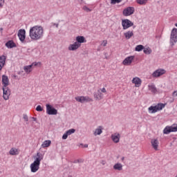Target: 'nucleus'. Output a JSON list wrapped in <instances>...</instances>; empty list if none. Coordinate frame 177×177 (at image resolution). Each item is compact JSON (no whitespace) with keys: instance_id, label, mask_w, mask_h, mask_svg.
<instances>
[{"instance_id":"1","label":"nucleus","mask_w":177,"mask_h":177,"mask_svg":"<svg viewBox=\"0 0 177 177\" xmlns=\"http://www.w3.org/2000/svg\"><path fill=\"white\" fill-rule=\"evenodd\" d=\"M29 36L32 41H38L44 37V28L42 26H35L30 28L29 30Z\"/></svg>"},{"instance_id":"2","label":"nucleus","mask_w":177,"mask_h":177,"mask_svg":"<svg viewBox=\"0 0 177 177\" xmlns=\"http://www.w3.org/2000/svg\"><path fill=\"white\" fill-rule=\"evenodd\" d=\"M35 160L30 165V168L31 172L35 173L39 169V165H41V161L44 160V154L37 152L36 156L34 157Z\"/></svg>"},{"instance_id":"3","label":"nucleus","mask_w":177,"mask_h":177,"mask_svg":"<svg viewBox=\"0 0 177 177\" xmlns=\"http://www.w3.org/2000/svg\"><path fill=\"white\" fill-rule=\"evenodd\" d=\"M165 107V104L162 103H158V104L155 106H151L148 108V111L149 114H154L157 113L158 111H161L162 109Z\"/></svg>"},{"instance_id":"4","label":"nucleus","mask_w":177,"mask_h":177,"mask_svg":"<svg viewBox=\"0 0 177 177\" xmlns=\"http://www.w3.org/2000/svg\"><path fill=\"white\" fill-rule=\"evenodd\" d=\"M177 43V28H174L171 30L170 36V44L171 46H174Z\"/></svg>"},{"instance_id":"5","label":"nucleus","mask_w":177,"mask_h":177,"mask_svg":"<svg viewBox=\"0 0 177 177\" xmlns=\"http://www.w3.org/2000/svg\"><path fill=\"white\" fill-rule=\"evenodd\" d=\"M107 91L106 88H100L96 93H94V97L96 100H102L103 99V93H106Z\"/></svg>"},{"instance_id":"6","label":"nucleus","mask_w":177,"mask_h":177,"mask_svg":"<svg viewBox=\"0 0 177 177\" xmlns=\"http://www.w3.org/2000/svg\"><path fill=\"white\" fill-rule=\"evenodd\" d=\"M171 132H177V124L167 126L163 130V133L165 135H169Z\"/></svg>"},{"instance_id":"7","label":"nucleus","mask_w":177,"mask_h":177,"mask_svg":"<svg viewBox=\"0 0 177 177\" xmlns=\"http://www.w3.org/2000/svg\"><path fill=\"white\" fill-rule=\"evenodd\" d=\"M46 113L48 114V115H56V114H57V110L53 108L52 105L47 104L46 105Z\"/></svg>"},{"instance_id":"8","label":"nucleus","mask_w":177,"mask_h":177,"mask_svg":"<svg viewBox=\"0 0 177 177\" xmlns=\"http://www.w3.org/2000/svg\"><path fill=\"white\" fill-rule=\"evenodd\" d=\"M77 102L80 103H85L88 102H93V100L88 96H77L75 97Z\"/></svg>"},{"instance_id":"9","label":"nucleus","mask_w":177,"mask_h":177,"mask_svg":"<svg viewBox=\"0 0 177 177\" xmlns=\"http://www.w3.org/2000/svg\"><path fill=\"white\" fill-rule=\"evenodd\" d=\"M135 12V8L133 7H127L123 10L124 16H131V15H133Z\"/></svg>"},{"instance_id":"10","label":"nucleus","mask_w":177,"mask_h":177,"mask_svg":"<svg viewBox=\"0 0 177 177\" xmlns=\"http://www.w3.org/2000/svg\"><path fill=\"white\" fill-rule=\"evenodd\" d=\"M135 60V56H129L124 59V60L122 62V64L124 66H131L132 64V62Z\"/></svg>"},{"instance_id":"11","label":"nucleus","mask_w":177,"mask_h":177,"mask_svg":"<svg viewBox=\"0 0 177 177\" xmlns=\"http://www.w3.org/2000/svg\"><path fill=\"white\" fill-rule=\"evenodd\" d=\"M17 35L21 42H24V41H26V30L24 29L19 30L18 31Z\"/></svg>"},{"instance_id":"12","label":"nucleus","mask_w":177,"mask_h":177,"mask_svg":"<svg viewBox=\"0 0 177 177\" xmlns=\"http://www.w3.org/2000/svg\"><path fill=\"white\" fill-rule=\"evenodd\" d=\"M10 96V90L8 87H3V97L4 100H8Z\"/></svg>"},{"instance_id":"13","label":"nucleus","mask_w":177,"mask_h":177,"mask_svg":"<svg viewBox=\"0 0 177 177\" xmlns=\"http://www.w3.org/2000/svg\"><path fill=\"white\" fill-rule=\"evenodd\" d=\"M165 73H167V71L164 69H158L156 71H155L153 74L152 76L157 77H161V75H164V74H165Z\"/></svg>"},{"instance_id":"14","label":"nucleus","mask_w":177,"mask_h":177,"mask_svg":"<svg viewBox=\"0 0 177 177\" xmlns=\"http://www.w3.org/2000/svg\"><path fill=\"white\" fill-rule=\"evenodd\" d=\"M131 82L135 84L136 88H139L142 85V79L135 77L132 79Z\"/></svg>"},{"instance_id":"15","label":"nucleus","mask_w":177,"mask_h":177,"mask_svg":"<svg viewBox=\"0 0 177 177\" xmlns=\"http://www.w3.org/2000/svg\"><path fill=\"white\" fill-rule=\"evenodd\" d=\"M151 145L153 149H154V150H156V151L158 150V145H160V142H158V139H156V138L151 139Z\"/></svg>"},{"instance_id":"16","label":"nucleus","mask_w":177,"mask_h":177,"mask_svg":"<svg viewBox=\"0 0 177 177\" xmlns=\"http://www.w3.org/2000/svg\"><path fill=\"white\" fill-rule=\"evenodd\" d=\"M80 47H81V44L75 41V43L70 44L68 49V50H77V49H78V48H80Z\"/></svg>"},{"instance_id":"17","label":"nucleus","mask_w":177,"mask_h":177,"mask_svg":"<svg viewBox=\"0 0 177 177\" xmlns=\"http://www.w3.org/2000/svg\"><path fill=\"white\" fill-rule=\"evenodd\" d=\"M5 64H6V56L1 55L0 56V71H2V68L5 67Z\"/></svg>"},{"instance_id":"18","label":"nucleus","mask_w":177,"mask_h":177,"mask_svg":"<svg viewBox=\"0 0 177 177\" xmlns=\"http://www.w3.org/2000/svg\"><path fill=\"white\" fill-rule=\"evenodd\" d=\"M2 84H3V88H6L9 85V78L8 76L3 75H2Z\"/></svg>"},{"instance_id":"19","label":"nucleus","mask_w":177,"mask_h":177,"mask_svg":"<svg viewBox=\"0 0 177 177\" xmlns=\"http://www.w3.org/2000/svg\"><path fill=\"white\" fill-rule=\"evenodd\" d=\"M120 138H121V136L118 133H115L111 135V139L114 143H118V142H120Z\"/></svg>"},{"instance_id":"20","label":"nucleus","mask_w":177,"mask_h":177,"mask_svg":"<svg viewBox=\"0 0 177 177\" xmlns=\"http://www.w3.org/2000/svg\"><path fill=\"white\" fill-rule=\"evenodd\" d=\"M76 43L79 44V45H81L82 44H85V42H86V39H85V37L84 36L76 37Z\"/></svg>"},{"instance_id":"21","label":"nucleus","mask_w":177,"mask_h":177,"mask_svg":"<svg viewBox=\"0 0 177 177\" xmlns=\"http://www.w3.org/2000/svg\"><path fill=\"white\" fill-rule=\"evenodd\" d=\"M32 67H34V64H32L31 65L24 66V70L25 73H26L27 74H30V73H31V71H32Z\"/></svg>"},{"instance_id":"22","label":"nucleus","mask_w":177,"mask_h":177,"mask_svg":"<svg viewBox=\"0 0 177 177\" xmlns=\"http://www.w3.org/2000/svg\"><path fill=\"white\" fill-rule=\"evenodd\" d=\"M19 153H20V151H19L18 149L17 148H11L10 151H9V154L10 156H19Z\"/></svg>"},{"instance_id":"23","label":"nucleus","mask_w":177,"mask_h":177,"mask_svg":"<svg viewBox=\"0 0 177 177\" xmlns=\"http://www.w3.org/2000/svg\"><path fill=\"white\" fill-rule=\"evenodd\" d=\"M6 46L7 48H15L16 46V44H15V42L12 40H10L8 41L6 44Z\"/></svg>"},{"instance_id":"24","label":"nucleus","mask_w":177,"mask_h":177,"mask_svg":"<svg viewBox=\"0 0 177 177\" xmlns=\"http://www.w3.org/2000/svg\"><path fill=\"white\" fill-rule=\"evenodd\" d=\"M149 91H150L152 93H156L157 92V88L154 84H151L148 86Z\"/></svg>"},{"instance_id":"25","label":"nucleus","mask_w":177,"mask_h":177,"mask_svg":"<svg viewBox=\"0 0 177 177\" xmlns=\"http://www.w3.org/2000/svg\"><path fill=\"white\" fill-rule=\"evenodd\" d=\"M52 144V141L48 140H45L42 145H41V147H43L44 149H45V147H49V146H50V145Z\"/></svg>"},{"instance_id":"26","label":"nucleus","mask_w":177,"mask_h":177,"mask_svg":"<svg viewBox=\"0 0 177 177\" xmlns=\"http://www.w3.org/2000/svg\"><path fill=\"white\" fill-rule=\"evenodd\" d=\"M113 169H115L116 171H122V165L121 163L115 164Z\"/></svg>"},{"instance_id":"27","label":"nucleus","mask_w":177,"mask_h":177,"mask_svg":"<svg viewBox=\"0 0 177 177\" xmlns=\"http://www.w3.org/2000/svg\"><path fill=\"white\" fill-rule=\"evenodd\" d=\"M133 26V23H122V27L124 30H127L129 28V27H132Z\"/></svg>"},{"instance_id":"28","label":"nucleus","mask_w":177,"mask_h":177,"mask_svg":"<svg viewBox=\"0 0 177 177\" xmlns=\"http://www.w3.org/2000/svg\"><path fill=\"white\" fill-rule=\"evenodd\" d=\"M124 37L127 39H129L131 37H133V32H127L124 33Z\"/></svg>"},{"instance_id":"29","label":"nucleus","mask_w":177,"mask_h":177,"mask_svg":"<svg viewBox=\"0 0 177 177\" xmlns=\"http://www.w3.org/2000/svg\"><path fill=\"white\" fill-rule=\"evenodd\" d=\"M143 52L145 55H151L152 50L151 48H150V47H144Z\"/></svg>"},{"instance_id":"30","label":"nucleus","mask_w":177,"mask_h":177,"mask_svg":"<svg viewBox=\"0 0 177 177\" xmlns=\"http://www.w3.org/2000/svg\"><path fill=\"white\" fill-rule=\"evenodd\" d=\"M145 49V46L143 45H138L135 48L136 52H142Z\"/></svg>"},{"instance_id":"31","label":"nucleus","mask_w":177,"mask_h":177,"mask_svg":"<svg viewBox=\"0 0 177 177\" xmlns=\"http://www.w3.org/2000/svg\"><path fill=\"white\" fill-rule=\"evenodd\" d=\"M102 127H100L98 129H95V132H94V135L95 136H96L97 135H100L102 133Z\"/></svg>"},{"instance_id":"32","label":"nucleus","mask_w":177,"mask_h":177,"mask_svg":"<svg viewBox=\"0 0 177 177\" xmlns=\"http://www.w3.org/2000/svg\"><path fill=\"white\" fill-rule=\"evenodd\" d=\"M148 0H136L137 3L138 5H146L147 3Z\"/></svg>"},{"instance_id":"33","label":"nucleus","mask_w":177,"mask_h":177,"mask_svg":"<svg viewBox=\"0 0 177 177\" xmlns=\"http://www.w3.org/2000/svg\"><path fill=\"white\" fill-rule=\"evenodd\" d=\"M83 10H84V12H86L87 13H89V12H92V9L88 8V6H84L82 7Z\"/></svg>"},{"instance_id":"34","label":"nucleus","mask_w":177,"mask_h":177,"mask_svg":"<svg viewBox=\"0 0 177 177\" xmlns=\"http://www.w3.org/2000/svg\"><path fill=\"white\" fill-rule=\"evenodd\" d=\"M75 132V129H71L66 131L68 136L73 135V133H74Z\"/></svg>"},{"instance_id":"35","label":"nucleus","mask_w":177,"mask_h":177,"mask_svg":"<svg viewBox=\"0 0 177 177\" xmlns=\"http://www.w3.org/2000/svg\"><path fill=\"white\" fill-rule=\"evenodd\" d=\"M121 2V0H111V3L112 5H115V3H120Z\"/></svg>"},{"instance_id":"36","label":"nucleus","mask_w":177,"mask_h":177,"mask_svg":"<svg viewBox=\"0 0 177 177\" xmlns=\"http://www.w3.org/2000/svg\"><path fill=\"white\" fill-rule=\"evenodd\" d=\"M32 64H33L34 67H36L37 66L41 67V66H42V64L41 62H33Z\"/></svg>"},{"instance_id":"37","label":"nucleus","mask_w":177,"mask_h":177,"mask_svg":"<svg viewBox=\"0 0 177 177\" xmlns=\"http://www.w3.org/2000/svg\"><path fill=\"white\" fill-rule=\"evenodd\" d=\"M36 110L37 111H43L44 109L42 108V106H41V105H38L36 107Z\"/></svg>"},{"instance_id":"38","label":"nucleus","mask_w":177,"mask_h":177,"mask_svg":"<svg viewBox=\"0 0 177 177\" xmlns=\"http://www.w3.org/2000/svg\"><path fill=\"white\" fill-rule=\"evenodd\" d=\"M107 40H104L102 43H101V46H107Z\"/></svg>"},{"instance_id":"39","label":"nucleus","mask_w":177,"mask_h":177,"mask_svg":"<svg viewBox=\"0 0 177 177\" xmlns=\"http://www.w3.org/2000/svg\"><path fill=\"white\" fill-rule=\"evenodd\" d=\"M5 5V0H0V8H3Z\"/></svg>"},{"instance_id":"40","label":"nucleus","mask_w":177,"mask_h":177,"mask_svg":"<svg viewBox=\"0 0 177 177\" xmlns=\"http://www.w3.org/2000/svg\"><path fill=\"white\" fill-rule=\"evenodd\" d=\"M67 138H68V134H67V133L66 132L63 136H62V139H64V140H66V139H67Z\"/></svg>"},{"instance_id":"41","label":"nucleus","mask_w":177,"mask_h":177,"mask_svg":"<svg viewBox=\"0 0 177 177\" xmlns=\"http://www.w3.org/2000/svg\"><path fill=\"white\" fill-rule=\"evenodd\" d=\"M80 146H81V147H82V148H87L88 147V144H85V145H84V144H80Z\"/></svg>"},{"instance_id":"42","label":"nucleus","mask_w":177,"mask_h":177,"mask_svg":"<svg viewBox=\"0 0 177 177\" xmlns=\"http://www.w3.org/2000/svg\"><path fill=\"white\" fill-rule=\"evenodd\" d=\"M122 23H131V21L128 19L122 20Z\"/></svg>"},{"instance_id":"43","label":"nucleus","mask_w":177,"mask_h":177,"mask_svg":"<svg viewBox=\"0 0 177 177\" xmlns=\"http://www.w3.org/2000/svg\"><path fill=\"white\" fill-rule=\"evenodd\" d=\"M173 96L176 97L177 96V90L173 92Z\"/></svg>"},{"instance_id":"44","label":"nucleus","mask_w":177,"mask_h":177,"mask_svg":"<svg viewBox=\"0 0 177 177\" xmlns=\"http://www.w3.org/2000/svg\"><path fill=\"white\" fill-rule=\"evenodd\" d=\"M24 120H25L26 121H28V117L27 115H24Z\"/></svg>"},{"instance_id":"45","label":"nucleus","mask_w":177,"mask_h":177,"mask_svg":"<svg viewBox=\"0 0 177 177\" xmlns=\"http://www.w3.org/2000/svg\"><path fill=\"white\" fill-rule=\"evenodd\" d=\"M105 164H106V161L103 160V161L102 162V165H104Z\"/></svg>"},{"instance_id":"46","label":"nucleus","mask_w":177,"mask_h":177,"mask_svg":"<svg viewBox=\"0 0 177 177\" xmlns=\"http://www.w3.org/2000/svg\"><path fill=\"white\" fill-rule=\"evenodd\" d=\"M54 26H55V27H57L58 24H54Z\"/></svg>"},{"instance_id":"47","label":"nucleus","mask_w":177,"mask_h":177,"mask_svg":"<svg viewBox=\"0 0 177 177\" xmlns=\"http://www.w3.org/2000/svg\"><path fill=\"white\" fill-rule=\"evenodd\" d=\"M175 26L177 27V24H175Z\"/></svg>"},{"instance_id":"48","label":"nucleus","mask_w":177,"mask_h":177,"mask_svg":"<svg viewBox=\"0 0 177 177\" xmlns=\"http://www.w3.org/2000/svg\"><path fill=\"white\" fill-rule=\"evenodd\" d=\"M122 161H124V158H122Z\"/></svg>"},{"instance_id":"49","label":"nucleus","mask_w":177,"mask_h":177,"mask_svg":"<svg viewBox=\"0 0 177 177\" xmlns=\"http://www.w3.org/2000/svg\"><path fill=\"white\" fill-rule=\"evenodd\" d=\"M122 0H120V2L122 1Z\"/></svg>"}]
</instances>
